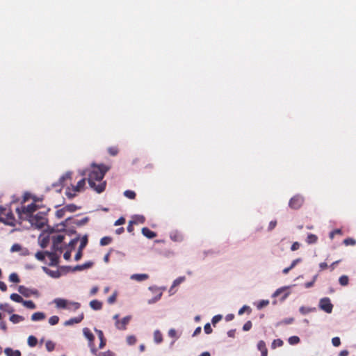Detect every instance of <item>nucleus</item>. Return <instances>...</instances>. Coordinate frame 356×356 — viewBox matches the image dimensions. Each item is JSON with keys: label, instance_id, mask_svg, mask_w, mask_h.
Masks as SVG:
<instances>
[{"label": "nucleus", "instance_id": "nucleus-51", "mask_svg": "<svg viewBox=\"0 0 356 356\" xmlns=\"http://www.w3.org/2000/svg\"><path fill=\"white\" fill-rule=\"evenodd\" d=\"M269 304L268 300H261L257 303V309L260 310Z\"/></svg>", "mask_w": 356, "mask_h": 356}, {"label": "nucleus", "instance_id": "nucleus-16", "mask_svg": "<svg viewBox=\"0 0 356 356\" xmlns=\"http://www.w3.org/2000/svg\"><path fill=\"white\" fill-rule=\"evenodd\" d=\"M84 318V315H83V313H81L80 315H79L78 316L76 317H74V318H70L69 320L66 321L65 323H64V325L65 326H70V325H72L75 323H79L80 322L82 321V320Z\"/></svg>", "mask_w": 356, "mask_h": 356}, {"label": "nucleus", "instance_id": "nucleus-2", "mask_svg": "<svg viewBox=\"0 0 356 356\" xmlns=\"http://www.w3.org/2000/svg\"><path fill=\"white\" fill-rule=\"evenodd\" d=\"M318 307L321 310L327 314L332 313L333 309V305L330 299L327 297L323 298L320 300Z\"/></svg>", "mask_w": 356, "mask_h": 356}, {"label": "nucleus", "instance_id": "nucleus-21", "mask_svg": "<svg viewBox=\"0 0 356 356\" xmlns=\"http://www.w3.org/2000/svg\"><path fill=\"white\" fill-rule=\"evenodd\" d=\"M90 220V218L86 216L81 220H72V224L76 225L77 227H82L86 225Z\"/></svg>", "mask_w": 356, "mask_h": 356}, {"label": "nucleus", "instance_id": "nucleus-42", "mask_svg": "<svg viewBox=\"0 0 356 356\" xmlns=\"http://www.w3.org/2000/svg\"><path fill=\"white\" fill-rule=\"evenodd\" d=\"M27 343L30 347H35L38 343V339L35 337L31 335L28 338Z\"/></svg>", "mask_w": 356, "mask_h": 356}, {"label": "nucleus", "instance_id": "nucleus-50", "mask_svg": "<svg viewBox=\"0 0 356 356\" xmlns=\"http://www.w3.org/2000/svg\"><path fill=\"white\" fill-rule=\"evenodd\" d=\"M300 339L298 336H292L288 339V342L291 345H296L300 342Z\"/></svg>", "mask_w": 356, "mask_h": 356}, {"label": "nucleus", "instance_id": "nucleus-3", "mask_svg": "<svg viewBox=\"0 0 356 356\" xmlns=\"http://www.w3.org/2000/svg\"><path fill=\"white\" fill-rule=\"evenodd\" d=\"M80 240L81 243L78 248V251L74 256L75 261L80 260L83 256L82 250L86 247L88 243V235L85 234L83 236L81 237Z\"/></svg>", "mask_w": 356, "mask_h": 356}, {"label": "nucleus", "instance_id": "nucleus-57", "mask_svg": "<svg viewBox=\"0 0 356 356\" xmlns=\"http://www.w3.org/2000/svg\"><path fill=\"white\" fill-rule=\"evenodd\" d=\"M65 212H67V211L65 210V207H64L60 209H58L56 211L55 216L57 218H61L64 216Z\"/></svg>", "mask_w": 356, "mask_h": 356}, {"label": "nucleus", "instance_id": "nucleus-55", "mask_svg": "<svg viewBox=\"0 0 356 356\" xmlns=\"http://www.w3.org/2000/svg\"><path fill=\"white\" fill-rule=\"evenodd\" d=\"M136 337L134 335H129L127 337V343L129 346L134 345L136 343Z\"/></svg>", "mask_w": 356, "mask_h": 356}, {"label": "nucleus", "instance_id": "nucleus-45", "mask_svg": "<svg viewBox=\"0 0 356 356\" xmlns=\"http://www.w3.org/2000/svg\"><path fill=\"white\" fill-rule=\"evenodd\" d=\"M45 346L48 352H51L55 349L56 343L51 340H48L46 341Z\"/></svg>", "mask_w": 356, "mask_h": 356}, {"label": "nucleus", "instance_id": "nucleus-46", "mask_svg": "<svg viewBox=\"0 0 356 356\" xmlns=\"http://www.w3.org/2000/svg\"><path fill=\"white\" fill-rule=\"evenodd\" d=\"M111 241H112L111 237L104 236L103 238H101L99 243H100V245L105 246V245L110 244L111 243Z\"/></svg>", "mask_w": 356, "mask_h": 356}, {"label": "nucleus", "instance_id": "nucleus-15", "mask_svg": "<svg viewBox=\"0 0 356 356\" xmlns=\"http://www.w3.org/2000/svg\"><path fill=\"white\" fill-rule=\"evenodd\" d=\"M54 302L56 304V307L60 309H70L67 307L70 301L63 298H55L54 300Z\"/></svg>", "mask_w": 356, "mask_h": 356}, {"label": "nucleus", "instance_id": "nucleus-63", "mask_svg": "<svg viewBox=\"0 0 356 356\" xmlns=\"http://www.w3.org/2000/svg\"><path fill=\"white\" fill-rule=\"evenodd\" d=\"M117 292H114L108 299L107 302L108 304H113L116 301Z\"/></svg>", "mask_w": 356, "mask_h": 356}, {"label": "nucleus", "instance_id": "nucleus-32", "mask_svg": "<svg viewBox=\"0 0 356 356\" xmlns=\"http://www.w3.org/2000/svg\"><path fill=\"white\" fill-rule=\"evenodd\" d=\"M85 184H86V179L84 178L81 179V180H79L77 182V184L75 186H73L74 191L80 192L81 191V189L83 188Z\"/></svg>", "mask_w": 356, "mask_h": 356}, {"label": "nucleus", "instance_id": "nucleus-31", "mask_svg": "<svg viewBox=\"0 0 356 356\" xmlns=\"http://www.w3.org/2000/svg\"><path fill=\"white\" fill-rule=\"evenodd\" d=\"M290 288H291V286H285L280 287V288L277 289L272 294V297L273 298H276V297L279 296L280 294H282L284 292H285L286 291L289 290Z\"/></svg>", "mask_w": 356, "mask_h": 356}, {"label": "nucleus", "instance_id": "nucleus-60", "mask_svg": "<svg viewBox=\"0 0 356 356\" xmlns=\"http://www.w3.org/2000/svg\"><path fill=\"white\" fill-rule=\"evenodd\" d=\"M6 218H5L6 220H8V222H13L14 224V221H15V216L12 212L11 210H10L6 214Z\"/></svg>", "mask_w": 356, "mask_h": 356}, {"label": "nucleus", "instance_id": "nucleus-28", "mask_svg": "<svg viewBox=\"0 0 356 356\" xmlns=\"http://www.w3.org/2000/svg\"><path fill=\"white\" fill-rule=\"evenodd\" d=\"M4 353L6 356H21V352L18 350H14L11 348H6Z\"/></svg>", "mask_w": 356, "mask_h": 356}, {"label": "nucleus", "instance_id": "nucleus-20", "mask_svg": "<svg viewBox=\"0 0 356 356\" xmlns=\"http://www.w3.org/2000/svg\"><path fill=\"white\" fill-rule=\"evenodd\" d=\"M46 316L44 312H37L32 314L31 319L33 321H40L45 318Z\"/></svg>", "mask_w": 356, "mask_h": 356}, {"label": "nucleus", "instance_id": "nucleus-49", "mask_svg": "<svg viewBox=\"0 0 356 356\" xmlns=\"http://www.w3.org/2000/svg\"><path fill=\"white\" fill-rule=\"evenodd\" d=\"M124 195L131 200H133L136 197V193L134 191L127 190L124 192Z\"/></svg>", "mask_w": 356, "mask_h": 356}, {"label": "nucleus", "instance_id": "nucleus-38", "mask_svg": "<svg viewBox=\"0 0 356 356\" xmlns=\"http://www.w3.org/2000/svg\"><path fill=\"white\" fill-rule=\"evenodd\" d=\"M72 172L70 171L66 172L64 175H63L58 179V184H60L62 186H63V182L68 179H71Z\"/></svg>", "mask_w": 356, "mask_h": 356}, {"label": "nucleus", "instance_id": "nucleus-37", "mask_svg": "<svg viewBox=\"0 0 356 356\" xmlns=\"http://www.w3.org/2000/svg\"><path fill=\"white\" fill-rule=\"evenodd\" d=\"M154 340L156 343H160L163 341V337L161 332L158 330L154 332Z\"/></svg>", "mask_w": 356, "mask_h": 356}, {"label": "nucleus", "instance_id": "nucleus-35", "mask_svg": "<svg viewBox=\"0 0 356 356\" xmlns=\"http://www.w3.org/2000/svg\"><path fill=\"white\" fill-rule=\"evenodd\" d=\"M316 311V307H306L305 306H302L299 309V312L303 315H305L308 313L314 312Z\"/></svg>", "mask_w": 356, "mask_h": 356}, {"label": "nucleus", "instance_id": "nucleus-27", "mask_svg": "<svg viewBox=\"0 0 356 356\" xmlns=\"http://www.w3.org/2000/svg\"><path fill=\"white\" fill-rule=\"evenodd\" d=\"M149 275L147 274H133L131 275V279L136 280L138 282H142L148 279Z\"/></svg>", "mask_w": 356, "mask_h": 356}, {"label": "nucleus", "instance_id": "nucleus-56", "mask_svg": "<svg viewBox=\"0 0 356 356\" xmlns=\"http://www.w3.org/2000/svg\"><path fill=\"white\" fill-rule=\"evenodd\" d=\"M134 220L133 221H136L137 223H144L145 221V218L143 215H135L134 216Z\"/></svg>", "mask_w": 356, "mask_h": 356}, {"label": "nucleus", "instance_id": "nucleus-58", "mask_svg": "<svg viewBox=\"0 0 356 356\" xmlns=\"http://www.w3.org/2000/svg\"><path fill=\"white\" fill-rule=\"evenodd\" d=\"M59 321V317L58 316H52L49 318V323L51 325H55L58 324Z\"/></svg>", "mask_w": 356, "mask_h": 356}, {"label": "nucleus", "instance_id": "nucleus-22", "mask_svg": "<svg viewBox=\"0 0 356 356\" xmlns=\"http://www.w3.org/2000/svg\"><path fill=\"white\" fill-rule=\"evenodd\" d=\"M90 307L95 311L102 309V302L98 300H92L90 302Z\"/></svg>", "mask_w": 356, "mask_h": 356}, {"label": "nucleus", "instance_id": "nucleus-33", "mask_svg": "<svg viewBox=\"0 0 356 356\" xmlns=\"http://www.w3.org/2000/svg\"><path fill=\"white\" fill-rule=\"evenodd\" d=\"M81 209V207L77 206L74 204H69L65 206V210L67 211V212L70 213H74L76 211Z\"/></svg>", "mask_w": 356, "mask_h": 356}, {"label": "nucleus", "instance_id": "nucleus-13", "mask_svg": "<svg viewBox=\"0 0 356 356\" xmlns=\"http://www.w3.org/2000/svg\"><path fill=\"white\" fill-rule=\"evenodd\" d=\"M83 334L84 337L88 340V346L89 347H92V343L95 340V336L91 332L89 328L85 327L83 329Z\"/></svg>", "mask_w": 356, "mask_h": 356}, {"label": "nucleus", "instance_id": "nucleus-48", "mask_svg": "<svg viewBox=\"0 0 356 356\" xmlns=\"http://www.w3.org/2000/svg\"><path fill=\"white\" fill-rule=\"evenodd\" d=\"M161 296H162V292H159L156 296L153 297L151 299H149L147 300V303L149 305L154 304L161 299Z\"/></svg>", "mask_w": 356, "mask_h": 356}, {"label": "nucleus", "instance_id": "nucleus-8", "mask_svg": "<svg viewBox=\"0 0 356 356\" xmlns=\"http://www.w3.org/2000/svg\"><path fill=\"white\" fill-rule=\"evenodd\" d=\"M131 319V316H127L124 317L121 321L115 322V327L119 330H126L127 325L129 323Z\"/></svg>", "mask_w": 356, "mask_h": 356}, {"label": "nucleus", "instance_id": "nucleus-59", "mask_svg": "<svg viewBox=\"0 0 356 356\" xmlns=\"http://www.w3.org/2000/svg\"><path fill=\"white\" fill-rule=\"evenodd\" d=\"M343 244L346 245H354L356 244V240L353 238H347L343 240Z\"/></svg>", "mask_w": 356, "mask_h": 356}, {"label": "nucleus", "instance_id": "nucleus-39", "mask_svg": "<svg viewBox=\"0 0 356 356\" xmlns=\"http://www.w3.org/2000/svg\"><path fill=\"white\" fill-rule=\"evenodd\" d=\"M80 238H81V235L80 234H77L76 237H75L74 238L72 239L69 242L67 246L71 249V250L74 249L76 244L80 240Z\"/></svg>", "mask_w": 356, "mask_h": 356}, {"label": "nucleus", "instance_id": "nucleus-34", "mask_svg": "<svg viewBox=\"0 0 356 356\" xmlns=\"http://www.w3.org/2000/svg\"><path fill=\"white\" fill-rule=\"evenodd\" d=\"M317 241H318V237L316 235L312 234V233H309L307 234L306 242L308 244H314L317 242Z\"/></svg>", "mask_w": 356, "mask_h": 356}, {"label": "nucleus", "instance_id": "nucleus-29", "mask_svg": "<svg viewBox=\"0 0 356 356\" xmlns=\"http://www.w3.org/2000/svg\"><path fill=\"white\" fill-rule=\"evenodd\" d=\"M0 310L6 312L8 314H13L15 309L8 303H0Z\"/></svg>", "mask_w": 356, "mask_h": 356}, {"label": "nucleus", "instance_id": "nucleus-54", "mask_svg": "<svg viewBox=\"0 0 356 356\" xmlns=\"http://www.w3.org/2000/svg\"><path fill=\"white\" fill-rule=\"evenodd\" d=\"M348 277L347 275H341L339 279V282L341 286H346L348 284Z\"/></svg>", "mask_w": 356, "mask_h": 356}, {"label": "nucleus", "instance_id": "nucleus-61", "mask_svg": "<svg viewBox=\"0 0 356 356\" xmlns=\"http://www.w3.org/2000/svg\"><path fill=\"white\" fill-rule=\"evenodd\" d=\"M222 318V316L221 314H217L214 316L211 319V323L215 326V325L218 323Z\"/></svg>", "mask_w": 356, "mask_h": 356}, {"label": "nucleus", "instance_id": "nucleus-43", "mask_svg": "<svg viewBox=\"0 0 356 356\" xmlns=\"http://www.w3.org/2000/svg\"><path fill=\"white\" fill-rule=\"evenodd\" d=\"M22 305L28 309H34L36 308L35 304L32 300H23Z\"/></svg>", "mask_w": 356, "mask_h": 356}, {"label": "nucleus", "instance_id": "nucleus-19", "mask_svg": "<svg viewBox=\"0 0 356 356\" xmlns=\"http://www.w3.org/2000/svg\"><path fill=\"white\" fill-rule=\"evenodd\" d=\"M141 232H142L143 236H145V237H147L149 239H152V238H154L156 236V232L150 230L147 227H143L142 229V230H141Z\"/></svg>", "mask_w": 356, "mask_h": 356}, {"label": "nucleus", "instance_id": "nucleus-47", "mask_svg": "<svg viewBox=\"0 0 356 356\" xmlns=\"http://www.w3.org/2000/svg\"><path fill=\"white\" fill-rule=\"evenodd\" d=\"M9 280L13 283H19L20 282V279L16 273H13L9 275Z\"/></svg>", "mask_w": 356, "mask_h": 356}, {"label": "nucleus", "instance_id": "nucleus-62", "mask_svg": "<svg viewBox=\"0 0 356 356\" xmlns=\"http://www.w3.org/2000/svg\"><path fill=\"white\" fill-rule=\"evenodd\" d=\"M22 250V248L21 245H19L18 243H15L12 245V247L10 248V252H15L20 251Z\"/></svg>", "mask_w": 356, "mask_h": 356}, {"label": "nucleus", "instance_id": "nucleus-11", "mask_svg": "<svg viewBox=\"0 0 356 356\" xmlns=\"http://www.w3.org/2000/svg\"><path fill=\"white\" fill-rule=\"evenodd\" d=\"M51 254H49L48 257L50 259V262L49 263V266H57L60 261L59 255L56 252H49Z\"/></svg>", "mask_w": 356, "mask_h": 356}, {"label": "nucleus", "instance_id": "nucleus-23", "mask_svg": "<svg viewBox=\"0 0 356 356\" xmlns=\"http://www.w3.org/2000/svg\"><path fill=\"white\" fill-rule=\"evenodd\" d=\"M49 254H51L49 253V251H47V250H46V251H38V252H37L35 253V258L38 260H39L40 261H45V257L46 256L48 257Z\"/></svg>", "mask_w": 356, "mask_h": 356}, {"label": "nucleus", "instance_id": "nucleus-10", "mask_svg": "<svg viewBox=\"0 0 356 356\" xmlns=\"http://www.w3.org/2000/svg\"><path fill=\"white\" fill-rule=\"evenodd\" d=\"M50 240V236L49 235L44 236L43 233H41L38 236V243L42 248H45L47 247Z\"/></svg>", "mask_w": 356, "mask_h": 356}, {"label": "nucleus", "instance_id": "nucleus-12", "mask_svg": "<svg viewBox=\"0 0 356 356\" xmlns=\"http://www.w3.org/2000/svg\"><path fill=\"white\" fill-rule=\"evenodd\" d=\"M42 270L49 276L54 279H58L61 276V273L58 270H52L46 266H42Z\"/></svg>", "mask_w": 356, "mask_h": 356}, {"label": "nucleus", "instance_id": "nucleus-44", "mask_svg": "<svg viewBox=\"0 0 356 356\" xmlns=\"http://www.w3.org/2000/svg\"><path fill=\"white\" fill-rule=\"evenodd\" d=\"M244 312H247L248 314H250L252 312V309L250 306L243 305L238 312V315H242Z\"/></svg>", "mask_w": 356, "mask_h": 356}, {"label": "nucleus", "instance_id": "nucleus-64", "mask_svg": "<svg viewBox=\"0 0 356 356\" xmlns=\"http://www.w3.org/2000/svg\"><path fill=\"white\" fill-rule=\"evenodd\" d=\"M97 356H115V354L111 351V350H107L106 352H101L99 353Z\"/></svg>", "mask_w": 356, "mask_h": 356}, {"label": "nucleus", "instance_id": "nucleus-25", "mask_svg": "<svg viewBox=\"0 0 356 356\" xmlns=\"http://www.w3.org/2000/svg\"><path fill=\"white\" fill-rule=\"evenodd\" d=\"M74 216H70L67 218L65 220H63L60 223L56 224V227H61L60 228H68L69 226L72 223V220H73Z\"/></svg>", "mask_w": 356, "mask_h": 356}, {"label": "nucleus", "instance_id": "nucleus-6", "mask_svg": "<svg viewBox=\"0 0 356 356\" xmlns=\"http://www.w3.org/2000/svg\"><path fill=\"white\" fill-rule=\"evenodd\" d=\"M44 207V205L41 204H36L35 203L33 202L26 207H22V211L23 213L27 214V216L29 215H33V213L37 211L38 209Z\"/></svg>", "mask_w": 356, "mask_h": 356}, {"label": "nucleus", "instance_id": "nucleus-41", "mask_svg": "<svg viewBox=\"0 0 356 356\" xmlns=\"http://www.w3.org/2000/svg\"><path fill=\"white\" fill-rule=\"evenodd\" d=\"M10 298L14 301V302H18V303H22L23 302V300L24 299L22 298V296L17 293H12L10 296Z\"/></svg>", "mask_w": 356, "mask_h": 356}, {"label": "nucleus", "instance_id": "nucleus-26", "mask_svg": "<svg viewBox=\"0 0 356 356\" xmlns=\"http://www.w3.org/2000/svg\"><path fill=\"white\" fill-rule=\"evenodd\" d=\"M9 320L14 324L19 323L21 321H24V317L19 314H11Z\"/></svg>", "mask_w": 356, "mask_h": 356}, {"label": "nucleus", "instance_id": "nucleus-40", "mask_svg": "<svg viewBox=\"0 0 356 356\" xmlns=\"http://www.w3.org/2000/svg\"><path fill=\"white\" fill-rule=\"evenodd\" d=\"M72 267L70 266H59L58 270L61 273L62 275H66L69 272L72 271Z\"/></svg>", "mask_w": 356, "mask_h": 356}, {"label": "nucleus", "instance_id": "nucleus-7", "mask_svg": "<svg viewBox=\"0 0 356 356\" xmlns=\"http://www.w3.org/2000/svg\"><path fill=\"white\" fill-rule=\"evenodd\" d=\"M50 210L51 209L48 208L45 211H40L35 215H29L28 216H26L25 220L27 221H33V220H35L36 221H40L44 220L45 218H44V216H46L50 211Z\"/></svg>", "mask_w": 356, "mask_h": 356}, {"label": "nucleus", "instance_id": "nucleus-14", "mask_svg": "<svg viewBox=\"0 0 356 356\" xmlns=\"http://www.w3.org/2000/svg\"><path fill=\"white\" fill-rule=\"evenodd\" d=\"M93 265H94L93 261H86V263H84L83 264H79V265L75 266L74 267H73L72 271L74 272V271L83 270L85 269H88V268L92 267Z\"/></svg>", "mask_w": 356, "mask_h": 356}, {"label": "nucleus", "instance_id": "nucleus-52", "mask_svg": "<svg viewBox=\"0 0 356 356\" xmlns=\"http://www.w3.org/2000/svg\"><path fill=\"white\" fill-rule=\"evenodd\" d=\"M283 345V341L280 339H275L271 343V348L273 349L276 348L277 347H281Z\"/></svg>", "mask_w": 356, "mask_h": 356}, {"label": "nucleus", "instance_id": "nucleus-17", "mask_svg": "<svg viewBox=\"0 0 356 356\" xmlns=\"http://www.w3.org/2000/svg\"><path fill=\"white\" fill-rule=\"evenodd\" d=\"M45 226H46V229L42 230V232H41V233H43L44 234L47 233V235L49 236V234H51L54 233L60 232V228L58 227H56V225L54 226L51 227L47 224V225H45Z\"/></svg>", "mask_w": 356, "mask_h": 356}, {"label": "nucleus", "instance_id": "nucleus-24", "mask_svg": "<svg viewBox=\"0 0 356 356\" xmlns=\"http://www.w3.org/2000/svg\"><path fill=\"white\" fill-rule=\"evenodd\" d=\"M170 237L172 241L176 242H180L183 240L182 235L177 231H173L170 233Z\"/></svg>", "mask_w": 356, "mask_h": 356}, {"label": "nucleus", "instance_id": "nucleus-5", "mask_svg": "<svg viewBox=\"0 0 356 356\" xmlns=\"http://www.w3.org/2000/svg\"><path fill=\"white\" fill-rule=\"evenodd\" d=\"M304 198L300 195H296L291 198L289 206L293 209H298L302 205Z\"/></svg>", "mask_w": 356, "mask_h": 356}, {"label": "nucleus", "instance_id": "nucleus-1", "mask_svg": "<svg viewBox=\"0 0 356 356\" xmlns=\"http://www.w3.org/2000/svg\"><path fill=\"white\" fill-rule=\"evenodd\" d=\"M92 166L97 168V170H92L88 178V182L90 188H93L97 193H102L106 189V181H104L97 185L95 181H102L106 173L110 170V167L103 163L96 164L93 163Z\"/></svg>", "mask_w": 356, "mask_h": 356}, {"label": "nucleus", "instance_id": "nucleus-36", "mask_svg": "<svg viewBox=\"0 0 356 356\" xmlns=\"http://www.w3.org/2000/svg\"><path fill=\"white\" fill-rule=\"evenodd\" d=\"M65 239V236L63 235H57L52 237V244L53 245H59Z\"/></svg>", "mask_w": 356, "mask_h": 356}, {"label": "nucleus", "instance_id": "nucleus-9", "mask_svg": "<svg viewBox=\"0 0 356 356\" xmlns=\"http://www.w3.org/2000/svg\"><path fill=\"white\" fill-rule=\"evenodd\" d=\"M32 227H34L37 229H42L45 225H47L48 219L44 218V220L36 221L33 220V221H29Z\"/></svg>", "mask_w": 356, "mask_h": 356}, {"label": "nucleus", "instance_id": "nucleus-18", "mask_svg": "<svg viewBox=\"0 0 356 356\" xmlns=\"http://www.w3.org/2000/svg\"><path fill=\"white\" fill-rule=\"evenodd\" d=\"M257 349L261 351V356H268V349L266 343L263 340H260L257 343Z\"/></svg>", "mask_w": 356, "mask_h": 356}, {"label": "nucleus", "instance_id": "nucleus-30", "mask_svg": "<svg viewBox=\"0 0 356 356\" xmlns=\"http://www.w3.org/2000/svg\"><path fill=\"white\" fill-rule=\"evenodd\" d=\"M60 232H64L68 236L78 234L74 227H69L68 228H60Z\"/></svg>", "mask_w": 356, "mask_h": 356}, {"label": "nucleus", "instance_id": "nucleus-4", "mask_svg": "<svg viewBox=\"0 0 356 356\" xmlns=\"http://www.w3.org/2000/svg\"><path fill=\"white\" fill-rule=\"evenodd\" d=\"M17 290L20 294L26 298H29L32 295L39 296V291L35 289H29L23 285H19Z\"/></svg>", "mask_w": 356, "mask_h": 356}, {"label": "nucleus", "instance_id": "nucleus-53", "mask_svg": "<svg viewBox=\"0 0 356 356\" xmlns=\"http://www.w3.org/2000/svg\"><path fill=\"white\" fill-rule=\"evenodd\" d=\"M186 280L185 276H180L173 281L171 288L177 286L182 283Z\"/></svg>", "mask_w": 356, "mask_h": 356}]
</instances>
